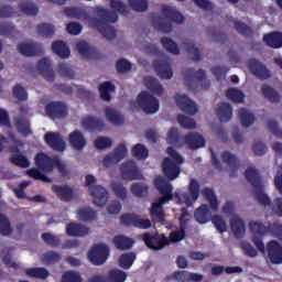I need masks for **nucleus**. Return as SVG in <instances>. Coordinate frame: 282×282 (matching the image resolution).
Listing matches in <instances>:
<instances>
[{"mask_svg": "<svg viewBox=\"0 0 282 282\" xmlns=\"http://www.w3.org/2000/svg\"><path fill=\"white\" fill-rule=\"evenodd\" d=\"M112 91H116V86L111 82H104L99 85V96L101 100L109 102Z\"/></svg>", "mask_w": 282, "mask_h": 282, "instance_id": "79ce46f5", "label": "nucleus"}, {"mask_svg": "<svg viewBox=\"0 0 282 282\" xmlns=\"http://www.w3.org/2000/svg\"><path fill=\"white\" fill-rule=\"evenodd\" d=\"M55 32L56 30L54 29V25L50 23H42L37 25V34L40 36H44V39H52Z\"/></svg>", "mask_w": 282, "mask_h": 282, "instance_id": "8fccbe9b", "label": "nucleus"}, {"mask_svg": "<svg viewBox=\"0 0 282 282\" xmlns=\"http://www.w3.org/2000/svg\"><path fill=\"white\" fill-rule=\"evenodd\" d=\"M245 176L247 182H250L253 187V197L256 202L264 208H270L273 215L282 217V197H278L272 202L270 196L265 194L263 181H261V175L259 174V171H257V167H247Z\"/></svg>", "mask_w": 282, "mask_h": 282, "instance_id": "f03ea898", "label": "nucleus"}, {"mask_svg": "<svg viewBox=\"0 0 282 282\" xmlns=\"http://www.w3.org/2000/svg\"><path fill=\"white\" fill-rule=\"evenodd\" d=\"M226 97L231 100V102H243L246 95L239 89L230 88L226 91Z\"/></svg>", "mask_w": 282, "mask_h": 282, "instance_id": "13d9d810", "label": "nucleus"}, {"mask_svg": "<svg viewBox=\"0 0 282 282\" xmlns=\"http://www.w3.org/2000/svg\"><path fill=\"white\" fill-rule=\"evenodd\" d=\"M194 217L198 224H208V221H210V208L208 205H200L196 209Z\"/></svg>", "mask_w": 282, "mask_h": 282, "instance_id": "58836bf2", "label": "nucleus"}, {"mask_svg": "<svg viewBox=\"0 0 282 282\" xmlns=\"http://www.w3.org/2000/svg\"><path fill=\"white\" fill-rule=\"evenodd\" d=\"M135 261V253L129 252V253H123L119 258V265L123 270H129L131 265H133V262Z\"/></svg>", "mask_w": 282, "mask_h": 282, "instance_id": "3c124183", "label": "nucleus"}, {"mask_svg": "<svg viewBox=\"0 0 282 282\" xmlns=\"http://www.w3.org/2000/svg\"><path fill=\"white\" fill-rule=\"evenodd\" d=\"M82 127L90 133H98L105 129V121L96 117H86L82 120Z\"/></svg>", "mask_w": 282, "mask_h": 282, "instance_id": "b1692460", "label": "nucleus"}, {"mask_svg": "<svg viewBox=\"0 0 282 282\" xmlns=\"http://www.w3.org/2000/svg\"><path fill=\"white\" fill-rule=\"evenodd\" d=\"M96 217H98V214L91 207H80L77 209V218L79 221H96Z\"/></svg>", "mask_w": 282, "mask_h": 282, "instance_id": "c9c22d12", "label": "nucleus"}, {"mask_svg": "<svg viewBox=\"0 0 282 282\" xmlns=\"http://www.w3.org/2000/svg\"><path fill=\"white\" fill-rule=\"evenodd\" d=\"M37 72L43 75L45 80L54 83L56 80V74L52 69V62L47 57H43L37 63Z\"/></svg>", "mask_w": 282, "mask_h": 282, "instance_id": "4be33fe9", "label": "nucleus"}, {"mask_svg": "<svg viewBox=\"0 0 282 282\" xmlns=\"http://www.w3.org/2000/svg\"><path fill=\"white\" fill-rule=\"evenodd\" d=\"M46 116L52 120H63L67 118V105L63 101H51L45 106Z\"/></svg>", "mask_w": 282, "mask_h": 282, "instance_id": "4468645a", "label": "nucleus"}, {"mask_svg": "<svg viewBox=\"0 0 282 282\" xmlns=\"http://www.w3.org/2000/svg\"><path fill=\"white\" fill-rule=\"evenodd\" d=\"M203 197L209 203V207L212 210H218L219 200H217V195H215V191L210 187H205L202 191Z\"/></svg>", "mask_w": 282, "mask_h": 282, "instance_id": "a19ab883", "label": "nucleus"}, {"mask_svg": "<svg viewBox=\"0 0 282 282\" xmlns=\"http://www.w3.org/2000/svg\"><path fill=\"white\" fill-rule=\"evenodd\" d=\"M52 191L61 202H72L74 199V189L67 185H52Z\"/></svg>", "mask_w": 282, "mask_h": 282, "instance_id": "a878e982", "label": "nucleus"}, {"mask_svg": "<svg viewBox=\"0 0 282 282\" xmlns=\"http://www.w3.org/2000/svg\"><path fill=\"white\" fill-rule=\"evenodd\" d=\"M14 229L12 228V223H10V218L4 214H0V235L2 237H10Z\"/></svg>", "mask_w": 282, "mask_h": 282, "instance_id": "a18cd8bd", "label": "nucleus"}, {"mask_svg": "<svg viewBox=\"0 0 282 282\" xmlns=\"http://www.w3.org/2000/svg\"><path fill=\"white\" fill-rule=\"evenodd\" d=\"M267 253L269 260L274 265H281L282 263V245L276 240H271L267 243Z\"/></svg>", "mask_w": 282, "mask_h": 282, "instance_id": "aec40b11", "label": "nucleus"}, {"mask_svg": "<svg viewBox=\"0 0 282 282\" xmlns=\"http://www.w3.org/2000/svg\"><path fill=\"white\" fill-rule=\"evenodd\" d=\"M263 42L267 43L269 47H273V50H279V47H282V33H267L263 35Z\"/></svg>", "mask_w": 282, "mask_h": 282, "instance_id": "7c9ffc66", "label": "nucleus"}, {"mask_svg": "<svg viewBox=\"0 0 282 282\" xmlns=\"http://www.w3.org/2000/svg\"><path fill=\"white\" fill-rule=\"evenodd\" d=\"M104 113L106 116V120L110 122L111 124H115V127H120L124 124V116L120 113V111L113 109V108H105Z\"/></svg>", "mask_w": 282, "mask_h": 282, "instance_id": "c85d7f7f", "label": "nucleus"}, {"mask_svg": "<svg viewBox=\"0 0 282 282\" xmlns=\"http://www.w3.org/2000/svg\"><path fill=\"white\" fill-rule=\"evenodd\" d=\"M232 23H234L235 30L238 32V34H241V36L248 37L254 34V31H252V29L248 24L243 23L242 21L234 20Z\"/></svg>", "mask_w": 282, "mask_h": 282, "instance_id": "49530a36", "label": "nucleus"}, {"mask_svg": "<svg viewBox=\"0 0 282 282\" xmlns=\"http://www.w3.org/2000/svg\"><path fill=\"white\" fill-rule=\"evenodd\" d=\"M141 239L143 243H145L147 248L150 250H164L166 246L171 243V240H169V237L164 234L160 232H143L141 235Z\"/></svg>", "mask_w": 282, "mask_h": 282, "instance_id": "6e6552de", "label": "nucleus"}, {"mask_svg": "<svg viewBox=\"0 0 282 282\" xmlns=\"http://www.w3.org/2000/svg\"><path fill=\"white\" fill-rule=\"evenodd\" d=\"M88 259L93 265H102L109 259V247L107 245H95L88 252Z\"/></svg>", "mask_w": 282, "mask_h": 282, "instance_id": "f8f14e48", "label": "nucleus"}, {"mask_svg": "<svg viewBox=\"0 0 282 282\" xmlns=\"http://www.w3.org/2000/svg\"><path fill=\"white\" fill-rule=\"evenodd\" d=\"M20 10L28 17H36V14H39V7L32 2H24L20 4Z\"/></svg>", "mask_w": 282, "mask_h": 282, "instance_id": "680f3d73", "label": "nucleus"}, {"mask_svg": "<svg viewBox=\"0 0 282 282\" xmlns=\"http://www.w3.org/2000/svg\"><path fill=\"white\" fill-rule=\"evenodd\" d=\"M127 145L124 143H120L112 153H109L104 158V166H111V164H118V162H122L124 158H127Z\"/></svg>", "mask_w": 282, "mask_h": 282, "instance_id": "f3484780", "label": "nucleus"}, {"mask_svg": "<svg viewBox=\"0 0 282 282\" xmlns=\"http://www.w3.org/2000/svg\"><path fill=\"white\" fill-rule=\"evenodd\" d=\"M162 169L167 180L173 181L180 177V173H181L180 164L174 163L173 160H171V158H165L163 160Z\"/></svg>", "mask_w": 282, "mask_h": 282, "instance_id": "5701e85b", "label": "nucleus"}, {"mask_svg": "<svg viewBox=\"0 0 282 282\" xmlns=\"http://www.w3.org/2000/svg\"><path fill=\"white\" fill-rule=\"evenodd\" d=\"M161 45L170 54H174V55L180 54V46H177V43H175V41H173L171 37H162Z\"/></svg>", "mask_w": 282, "mask_h": 282, "instance_id": "de8ad7c7", "label": "nucleus"}, {"mask_svg": "<svg viewBox=\"0 0 282 282\" xmlns=\"http://www.w3.org/2000/svg\"><path fill=\"white\" fill-rule=\"evenodd\" d=\"M175 100L181 111L187 113V116H195V113L199 111V108H197V105L188 97V95H176Z\"/></svg>", "mask_w": 282, "mask_h": 282, "instance_id": "dca6fc26", "label": "nucleus"}, {"mask_svg": "<svg viewBox=\"0 0 282 282\" xmlns=\"http://www.w3.org/2000/svg\"><path fill=\"white\" fill-rule=\"evenodd\" d=\"M62 282H83V278L76 271H66L62 275Z\"/></svg>", "mask_w": 282, "mask_h": 282, "instance_id": "774afa93", "label": "nucleus"}, {"mask_svg": "<svg viewBox=\"0 0 282 282\" xmlns=\"http://www.w3.org/2000/svg\"><path fill=\"white\" fill-rule=\"evenodd\" d=\"M128 3L134 12H147L149 10L148 0H128Z\"/></svg>", "mask_w": 282, "mask_h": 282, "instance_id": "4d7b16f0", "label": "nucleus"}, {"mask_svg": "<svg viewBox=\"0 0 282 282\" xmlns=\"http://www.w3.org/2000/svg\"><path fill=\"white\" fill-rule=\"evenodd\" d=\"M44 142L47 144V147H50V149H52L53 151H57L59 153H63V151L67 149L65 140L63 139V135L59 132H46L44 134Z\"/></svg>", "mask_w": 282, "mask_h": 282, "instance_id": "2eb2a0df", "label": "nucleus"}, {"mask_svg": "<svg viewBox=\"0 0 282 282\" xmlns=\"http://www.w3.org/2000/svg\"><path fill=\"white\" fill-rule=\"evenodd\" d=\"M238 116L240 118V122L242 127H250L251 124H254V115L248 112L246 108H241L238 112Z\"/></svg>", "mask_w": 282, "mask_h": 282, "instance_id": "603ef678", "label": "nucleus"}, {"mask_svg": "<svg viewBox=\"0 0 282 282\" xmlns=\"http://www.w3.org/2000/svg\"><path fill=\"white\" fill-rule=\"evenodd\" d=\"M57 72L62 78H68L72 80L76 74L74 73V69H72V66L69 64L61 63L57 66Z\"/></svg>", "mask_w": 282, "mask_h": 282, "instance_id": "bf43d9fd", "label": "nucleus"}, {"mask_svg": "<svg viewBox=\"0 0 282 282\" xmlns=\"http://www.w3.org/2000/svg\"><path fill=\"white\" fill-rule=\"evenodd\" d=\"M167 142L169 144H172V147L180 149L184 147V137L180 134L177 128H171L167 132Z\"/></svg>", "mask_w": 282, "mask_h": 282, "instance_id": "e433bc0d", "label": "nucleus"}, {"mask_svg": "<svg viewBox=\"0 0 282 282\" xmlns=\"http://www.w3.org/2000/svg\"><path fill=\"white\" fill-rule=\"evenodd\" d=\"M230 226H231V232L234 234V237L236 239H241L243 235L246 234V224L243 223V219L239 217H234L230 219Z\"/></svg>", "mask_w": 282, "mask_h": 282, "instance_id": "72a5a7b5", "label": "nucleus"}, {"mask_svg": "<svg viewBox=\"0 0 282 282\" xmlns=\"http://www.w3.org/2000/svg\"><path fill=\"white\" fill-rule=\"evenodd\" d=\"M64 14L70 19L88 21L89 26L93 30H98L107 41H113L117 36L116 29L109 24L118 21V13L116 11L99 7L97 8L98 18H90L89 13L80 8H66Z\"/></svg>", "mask_w": 282, "mask_h": 282, "instance_id": "f257e3e1", "label": "nucleus"}, {"mask_svg": "<svg viewBox=\"0 0 282 282\" xmlns=\"http://www.w3.org/2000/svg\"><path fill=\"white\" fill-rule=\"evenodd\" d=\"M111 189L118 199L124 202L127 199V187L122 183H111Z\"/></svg>", "mask_w": 282, "mask_h": 282, "instance_id": "0e129e2a", "label": "nucleus"}, {"mask_svg": "<svg viewBox=\"0 0 282 282\" xmlns=\"http://www.w3.org/2000/svg\"><path fill=\"white\" fill-rule=\"evenodd\" d=\"M162 15L158 13L151 14L152 25L159 32H163V34H169V32H173V24L172 23H184L185 19L180 11L175 10L172 7H162ZM169 19L171 22L166 21Z\"/></svg>", "mask_w": 282, "mask_h": 282, "instance_id": "423d86ee", "label": "nucleus"}, {"mask_svg": "<svg viewBox=\"0 0 282 282\" xmlns=\"http://www.w3.org/2000/svg\"><path fill=\"white\" fill-rule=\"evenodd\" d=\"M76 50L84 58H96V51L85 41L77 42Z\"/></svg>", "mask_w": 282, "mask_h": 282, "instance_id": "37998d69", "label": "nucleus"}, {"mask_svg": "<svg viewBox=\"0 0 282 282\" xmlns=\"http://www.w3.org/2000/svg\"><path fill=\"white\" fill-rule=\"evenodd\" d=\"M29 109L25 107H20V115L15 118V128L22 135H32V129L30 128V119H28Z\"/></svg>", "mask_w": 282, "mask_h": 282, "instance_id": "a211bd4d", "label": "nucleus"}, {"mask_svg": "<svg viewBox=\"0 0 282 282\" xmlns=\"http://www.w3.org/2000/svg\"><path fill=\"white\" fill-rule=\"evenodd\" d=\"M249 228L252 232V243L256 246L259 252H265V243H263V237H265L268 232H271L280 241H282V225L279 223H272L265 226L261 221L251 220L249 223Z\"/></svg>", "mask_w": 282, "mask_h": 282, "instance_id": "39448f33", "label": "nucleus"}, {"mask_svg": "<svg viewBox=\"0 0 282 282\" xmlns=\"http://www.w3.org/2000/svg\"><path fill=\"white\" fill-rule=\"evenodd\" d=\"M220 122H230L232 119V106L228 102H221L216 109Z\"/></svg>", "mask_w": 282, "mask_h": 282, "instance_id": "c756f323", "label": "nucleus"}, {"mask_svg": "<svg viewBox=\"0 0 282 282\" xmlns=\"http://www.w3.org/2000/svg\"><path fill=\"white\" fill-rule=\"evenodd\" d=\"M132 155L137 158V160H147V158H149V149L142 143H137L132 148Z\"/></svg>", "mask_w": 282, "mask_h": 282, "instance_id": "6e6d98bb", "label": "nucleus"}, {"mask_svg": "<svg viewBox=\"0 0 282 282\" xmlns=\"http://www.w3.org/2000/svg\"><path fill=\"white\" fill-rule=\"evenodd\" d=\"M145 85L151 94L154 96H162L164 88L162 87V84H160V80H158L155 77H147Z\"/></svg>", "mask_w": 282, "mask_h": 282, "instance_id": "c03bdc74", "label": "nucleus"}, {"mask_svg": "<svg viewBox=\"0 0 282 282\" xmlns=\"http://www.w3.org/2000/svg\"><path fill=\"white\" fill-rule=\"evenodd\" d=\"M153 68L156 72L158 76L164 80H171L173 78V69L169 59H156L153 62Z\"/></svg>", "mask_w": 282, "mask_h": 282, "instance_id": "412c9836", "label": "nucleus"}, {"mask_svg": "<svg viewBox=\"0 0 282 282\" xmlns=\"http://www.w3.org/2000/svg\"><path fill=\"white\" fill-rule=\"evenodd\" d=\"M35 166H37V169L32 167L28 170L29 177H33V180H40L46 184H52V178L43 173H52L54 169H56L61 175H67V165L63 163L61 158L50 156L43 152L36 154Z\"/></svg>", "mask_w": 282, "mask_h": 282, "instance_id": "7ed1b4c3", "label": "nucleus"}, {"mask_svg": "<svg viewBox=\"0 0 282 282\" xmlns=\"http://www.w3.org/2000/svg\"><path fill=\"white\" fill-rule=\"evenodd\" d=\"M13 97L17 98L20 102H25L28 100V90L21 84H17L13 87Z\"/></svg>", "mask_w": 282, "mask_h": 282, "instance_id": "338daca9", "label": "nucleus"}, {"mask_svg": "<svg viewBox=\"0 0 282 282\" xmlns=\"http://www.w3.org/2000/svg\"><path fill=\"white\" fill-rule=\"evenodd\" d=\"M130 191L134 197H147L149 195V187L144 183H133Z\"/></svg>", "mask_w": 282, "mask_h": 282, "instance_id": "864d4df0", "label": "nucleus"}, {"mask_svg": "<svg viewBox=\"0 0 282 282\" xmlns=\"http://www.w3.org/2000/svg\"><path fill=\"white\" fill-rule=\"evenodd\" d=\"M154 186L162 197L156 198L150 208L153 221H164V205L173 202V185L162 176L154 178Z\"/></svg>", "mask_w": 282, "mask_h": 282, "instance_id": "20e7f679", "label": "nucleus"}, {"mask_svg": "<svg viewBox=\"0 0 282 282\" xmlns=\"http://www.w3.org/2000/svg\"><path fill=\"white\" fill-rule=\"evenodd\" d=\"M189 272L188 271H174L172 274L166 276L167 281L176 282H188Z\"/></svg>", "mask_w": 282, "mask_h": 282, "instance_id": "e2e57ef3", "label": "nucleus"}, {"mask_svg": "<svg viewBox=\"0 0 282 282\" xmlns=\"http://www.w3.org/2000/svg\"><path fill=\"white\" fill-rule=\"evenodd\" d=\"M137 105L144 113H158L160 111V100L147 90H142L137 97Z\"/></svg>", "mask_w": 282, "mask_h": 282, "instance_id": "1a4fd4ad", "label": "nucleus"}, {"mask_svg": "<svg viewBox=\"0 0 282 282\" xmlns=\"http://www.w3.org/2000/svg\"><path fill=\"white\" fill-rule=\"evenodd\" d=\"M127 276H129L127 272L120 269H112L108 272L107 279L109 282H124L127 281Z\"/></svg>", "mask_w": 282, "mask_h": 282, "instance_id": "09e8293b", "label": "nucleus"}, {"mask_svg": "<svg viewBox=\"0 0 282 282\" xmlns=\"http://www.w3.org/2000/svg\"><path fill=\"white\" fill-rule=\"evenodd\" d=\"M61 259H62L61 253H58L56 251H48V252L44 253L42 257V261L46 265H52L54 263H58V261H61Z\"/></svg>", "mask_w": 282, "mask_h": 282, "instance_id": "052dcab7", "label": "nucleus"}, {"mask_svg": "<svg viewBox=\"0 0 282 282\" xmlns=\"http://www.w3.org/2000/svg\"><path fill=\"white\" fill-rule=\"evenodd\" d=\"M25 274L31 279H40V281H45V279L50 276V271H47V269L43 267H36V268L25 269Z\"/></svg>", "mask_w": 282, "mask_h": 282, "instance_id": "4c0bfd02", "label": "nucleus"}, {"mask_svg": "<svg viewBox=\"0 0 282 282\" xmlns=\"http://www.w3.org/2000/svg\"><path fill=\"white\" fill-rule=\"evenodd\" d=\"M248 67L251 74H253V76H256L260 80H268V78H270L271 76L268 67H265V65H263L257 58H250L248 61Z\"/></svg>", "mask_w": 282, "mask_h": 282, "instance_id": "6ab92c4d", "label": "nucleus"}, {"mask_svg": "<svg viewBox=\"0 0 282 282\" xmlns=\"http://www.w3.org/2000/svg\"><path fill=\"white\" fill-rule=\"evenodd\" d=\"M112 243L117 250H130V248H133V241L131 238H128L123 235L115 236Z\"/></svg>", "mask_w": 282, "mask_h": 282, "instance_id": "ea45409f", "label": "nucleus"}, {"mask_svg": "<svg viewBox=\"0 0 282 282\" xmlns=\"http://www.w3.org/2000/svg\"><path fill=\"white\" fill-rule=\"evenodd\" d=\"M10 162L14 164V166H19L20 169L30 167V160H28V156L23 154H13L10 158Z\"/></svg>", "mask_w": 282, "mask_h": 282, "instance_id": "5fc2aeb1", "label": "nucleus"}, {"mask_svg": "<svg viewBox=\"0 0 282 282\" xmlns=\"http://www.w3.org/2000/svg\"><path fill=\"white\" fill-rule=\"evenodd\" d=\"M177 122L183 127V129H195L197 127L195 120L191 117H186L185 115H178Z\"/></svg>", "mask_w": 282, "mask_h": 282, "instance_id": "69168bd1", "label": "nucleus"}, {"mask_svg": "<svg viewBox=\"0 0 282 282\" xmlns=\"http://www.w3.org/2000/svg\"><path fill=\"white\" fill-rule=\"evenodd\" d=\"M184 144H187L193 151L206 145V140L199 133H189L184 137Z\"/></svg>", "mask_w": 282, "mask_h": 282, "instance_id": "cd10ccee", "label": "nucleus"}, {"mask_svg": "<svg viewBox=\"0 0 282 282\" xmlns=\"http://www.w3.org/2000/svg\"><path fill=\"white\" fill-rule=\"evenodd\" d=\"M52 51L54 54L59 56V58H69L72 51L69 50V46H67V43L63 41H55L52 43Z\"/></svg>", "mask_w": 282, "mask_h": 282, "instance_id": "f704fd0d", "label": "nucleus"}, {"mask_svg": "<svg viewBox=\"0 0 282 282\" xmlns=\"http://www.w3.org/2000/svg\"><path fill=\"white\" fill-rule=\"evenodd\" d=\"M66 235L68 237H87L89 228L83 224L69 223L66 225Z\"/></svg>", "mask_w": 282, "mask_h": 282, "instance_id": "393cba45", "label": "nucleus"}, {"mask_svg": "<svg viewBox=\"0 0 282 282\" xmlns=\"http://www.w3.org/2000/svg\"><path fill=\"white\" fill-rule=\"evenodd\" d=\"M261 93L263 98H265V100H269V102H281V94H279L276 89H274L272 86L263 84L261 86Z\"/></svg>", "mask_w": 282, "mask_h": 282, "instance_id": "2f4dec72", "label": "nucleus"}, {"mask_svg": "<svg viewBox=\"0 0 282 282\" xmlns=\"http://www.w3.org/2000/svg\"><path fill=\"white\" fill-rule=\"evenodd\" d=\"M187 191L188 193H175V197L178 200V204H185L188 208L193 206L196 199H199V182L195 178H191Z\"/></svg>", "mask_w": 282, "mask_h": 282, "instance_id": "9b49d317", "label": "nucleus"}, {"mask_svg": "<svg viewBox=\"0 0 282 282\" xmlns=\"http://www.w3.org/2000/svg\"><path fill=\"white\" fill-rule=\"evenodd\" d=\"M120 173L122 180L127 182H133L135 180H142V172L138 167V163L135 161H127L121 164Z\"/></svg>", "mask_w": 282, "mask_h": 282, "instance_id": "ddd939ff", "label": "nucleus"}, {"mask_svg": "<svg viewBox=\"0 0 282 282\" xmlns=\"http://www.w3.org/2000/svg\"><path fill=\"white\" fill-rule=\"evenodd\" d=\"M94 184H96V177L91 174L86 175V186H88V191L91 197H94V204L95 206L102 208L107 206V202L109 200V193L101 185Z\"/></svg>", "mask_w": 282, "mask_h": 282, "instance_id": "0eeeda50", "label": "nucleus"}, {"mask_svg": "<svg viewBox=\"0 0 282 282\" xmlns=\"http://www.w3.org/2000/svg\"><path fill=\"white\" fill-rule=\"evenodd\" d=\"M185 85L193 89V83H202L203 89H210V80L206 79V72L204 69L195 70V68H185L183 72Z\"/></svg>", "mask_w": 282, "mask_h": 282, "instance_id": "9d476101", "label": "nucleus"}, {"mask_svg": "<svg viewBox=\"0 0 282 282\" xmlns=\"http://www.w3.org/2000/svg\"><path fill=\"white\" fill-rule=\"evenodd\" d=\"M68 142L75 151H83V149L87 147V139H85L83 132L78 130H75L69 134Z\"/></svg>", "mask_w": 282, "mask_h": 282, "instance_id": "bb28decb", "label": "nucleus"}, {"mask_svg": "<svg viewBox=\"0 0 282 282\" xmlns=\"http://www.w3.org/2000/svg\"><path fill=\"white\" fill-rule=\"evenodd\" d=\"M18 51L22 56H39L41 54V48L34 43L21 42L18 45Z\"/></svg>", "mask_w": 282, "mask_h": 282, "instance_id": "473e14b6", "label": "nucleus"}]
</instances>
